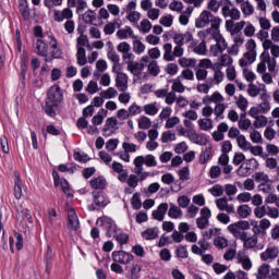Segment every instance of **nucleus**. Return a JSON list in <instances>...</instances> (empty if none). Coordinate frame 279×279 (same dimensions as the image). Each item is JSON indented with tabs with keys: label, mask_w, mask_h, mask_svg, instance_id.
<instances>
[{
	"label": "nucleus",
	"mask_w": 279,
	"mask_h": 279,
	"mask_svg": "<svg viewBox=\"0 0 279 279\" xmlns=\"http://www.w3.org/2000/svg\"><path fill=\"white\" fill-rule=\"evenodd\" d=\"M171 88L173 93H184V90H186V87L182 83L181 76H178L177 78L172 80Z\"/></svg>",
	"instance_id": "nucleus-42"
},
{
	"label": "nucleus",
	"mask_w": 279,
	"mask_h": 279,
	"mask_svg": "<svg viewBox=\"0 0 279 279\" xmlns=\"http://www.w3.org/2000/svg\"><path fill=\"white\" fill-rule=\"evenodd\" d=\"M198 128L203 132H210V130H213V128H215V125L213 123V119H210V118L199 119L198 120Z\"/></svg>",
	"instance_id": "nucleus-31"
},
{
	"label": "nucleus",
	"mask_w": 279,
	"mask_h": 279,
	"mask_svg": "<svg viewBox=\"0 0 279 279\" xmlns=\"http://www.w3.org/2000/svg\"><path fill=\"white\" fill-rule=\"evenodd\" d=\"M133 165H135V167H143L144 165H146V167H158V161H156L154 155L137 156Z\"/></svg>",
	"instance_id": "nucleus-10"
},
{
	"label": "nucleus",
	"mask_w": 279,
	"mask_h": 279,
	"mask_svg": "<svg viewBox=\"0 0 279 279\" xmlns=\"http://www.w3.org/2000/svg\"><path fill=\"white\" fill-rule=\"evenodd\" d=\"M113 239H116V241H117V243H119V245H128V243L130 241V235H128V233H123L120 230Z\"/></svg>",
	"instance_id": "nucleus-58"
},
{
	"label": "nucleus",
	"mask_w": 279,
	"mask_h": 279,
	"mask_svg": "<svg viewBox=\"0 0 279 279\" xmlns=\"http://www.w3.org/2000/svg\"><path fill=\"white\" fill-rule=\"evenodd\" d=\"M216 206L219 210H226L229 215L235 213L234 206L232 204H228V198L226 197L216 199Z\"/></svg>",
	"instance_id": "nucleus-22"
},
{
	"label": "nucleus",
	"mask_w": 279,
	"mask_h": 279,
	"mask_svg": "<svg viewBox=\"0 0 279 279\" xmlns=\"http://www.w3.org/2000/svg\"><path fill=\"white\" fill-rule=\"evenodd\" d=\"M119 125V120L114 117H110L106 120V123L102 129L104 136H112L117 132Z\"/></svg>",
	"instance_id": "nucleus-12"
},
{
	"label": "nucleus",
	"mask_w": 279,
	"mask_h": 279,
	"mask_svg": "<svg viewBox=\"0 0 279 279\" xmlns=\"http://www.w3.org/2000/svg\"><path fill=\"white\" fill-rule=\"evenodd\" d=\"M244 47L246 52L243 54L241 59H239L238 62L241 69H243L244 66H250V64H254V62H256V58H258V51L256 50L258 45L256 44L255 39H247Z\"/></svg>",
	"instance_id": "nucleus-2"
},
{
	"label": "nucleus",
	"mask_w": 279,
	"mask_h": 279,
	"mask_svg": "<svg viewBox=\"0 0 279 279\" xmlns=\"http://www.w3.org/2000/svg\"><path fill=\"white\" fill-rule=\"evenodd\" d=\"M181 122L182 120L180 119V117L178 116L170 117L166 121V129L173 130V128H175V125H180Z\"/></svg>",
	"instance_id": "nucleus-56"
},
{
	"label": "nucleus",
	"mask_w": 279,
	"mask_h": 279,
	"mask_svg": "<svg viewBox=\"0 0 279 279\" xmlns=\"http://www.w3.org/2000/svg\"><path fill=\"white\" fill-rule=\"evenodd\" d=\"M179 180L182 182H186L187 180H191V169L189 166L183 167L178 170Z\"/></svg>",
	"instance_id": "nucleus-53"
},
{
	"label": "nucleus",
	"mask_w": 279,
	"mask_h": 279,
	"mask_svg": "<svg viewBox=\"0 0 279 279\" xmlns=\"http://www.w3.org/2000/svg\"><path fill=\"white\" fill-rule=\"evenodd\" d=\"M222 8H221V14L223 19L230 17V14H232V1L230 0H222Z\"/></svg>",
	"instance_id": "nucleus-43"
},
{
	"label": "nucleus",
	"mask_w": 279,
	"mask_h": 279,
	"mask_svg": "<svg viewBox=\"0 0 279 279\" xmlns=\"http://www.w3.org/2000/svg\"><path fill=\"white\" fill-rule=\"evenodd\" d=\"M175 141V133L173 131H166L161 134V143H171Z\"/></svg>",
	"instance_id": "nucleus-64"
},
{
	"label": "nucleus",
	"mask_w": 279,
	"mask_h": 279,
	"mask_svg": "<svg viewBox=\"0 0 279 279\" xmlns=\"http://www.w3.org/2000/svg\"><path fill=\"white\" fill-rule=\"evenodd\" d=\"M221 23H223V20L208 10H203L198 17L195 20V27L197 29H204V27L216 29V32L220 31Z\"/></svg>",
	"instance_id": "nucleus-1"
},
{
	"label": "nucleus",
	"mask_w": 279,
	"mask_h": 279,
	"mask_svg": "<svg viewBox=\"0 0 279 279\" xmlns=\"http://www.w3.org/2000/svg\"><path fill=\"white\" fill-rule=\"evenodd\" d=\"M259 58L262 61L257 64L256 71L263 75L267 73V58H269V52H262Z\"/></svg>",
	"instance_id": "nucleus-27"
},
{
	"label": "nucleus",
	"mask_w": 279,
	"mask_h": 279,
	"mask_svg": "<svg viewBox=\"0 0 279 279\" xmlns=\"http://www.w3.org/2000/svg\"><path fill=\"white\" fill-rule=\"evenodd\" d=\"M227 230L234 239L242 240L246 230H250V221L247 220H239L227 227Z\"/></svg>",
	"instance_id": "nucleus-4"
},
{
	"label": "nucleus",
	"mask_w": 279,
	"mask_h": 279,
	"mask_svg": "<svg viewBox=\"0 0 279 279\" xmlns=\"http://www.w3.org/2000/svg\"><path fill=\"white\" fill-rule=\"evenodd\" d=\"M106 184H107V181H106V178L104 177H97L90 181L92 189H96V190L106 189Z\"/></svg>",
	"instance_id": "nucleus-39"
},
{
	"label": "nucleus",
	"mask_w": 279,
	"mask_h": 279,
	"mask_svg": "<svg viewBox=\"0 0 279 279\" xmlns=\"http://www.w3.org/2000/svg\"><path fill=\"white\" fill-rule=\"evenodd\" d=\"M126 71H130L132 75L138 77V75L143 73V66L141 65V63L133 61V63L126 65Z\"/></svg>",
	"instance_id": "nucleus-35"
},
{
	"label": "nucleus",
	"mask_w": 279,
	"mask_h": 279,
	"mask_svg": "<svg viewBox=\"0 0 279 279\" xmlns=\"http://www.w3.org/2000/svg\"><path fill=\"white\" fill-rule=\"evenodd\" d=\"M94 203L96 206H108V201L101 193H94Z\"/></svg>",
	"instance_id": "nucleus-61"
},
{
	"label": "nucleus",
	"mask_w": 279,
	"mask_h": 279,
	"mask_svg": "<svg viewBox=\"0 0 279 279\" xmlns=\"http://www.w3.org/2000/svg\"><path fill=\"white\" fill-rule=\"evenodd\" d=\"M47 43L50 47V56L51 58H54L56 60H60L62 56H64V52L62 51V48H60V44L58 43V39L56 37L49 35Z\"/></svg>",
	"instance_id": "nucleus-9"
},
{
	"label": "nucleus",
	"mask_w": 279,
	"mask_h": 279,
	"mask_svg": "<svg viewBox=\"0 0 279 279\" xmlns=\"http://www.w3.org/2000/svg\"><path fill=\"white\" fill-rule=\"evenodd\" d=\"M270 269L271 266H269V264L260 265L255 274L256 279H267L269 277Z\"/></svg>",
	"instance_id": "nucleus-28"
},
{
	"label": "nucleus",
	"mask_w": 279,
	"mask_h": 279,
	"mask_svg": "<svg viewBox=\"0 0 279 279\" xmlns=\"http://www.w3.org/2000/svg\"><path fill=\"white\" fill-rule=\"evenodd\" d=\"M35 53L40 56L41 58H46V62H50L49 59V45L45 43L43 39H37L35 44Z\"/></svg>",
	"instance_id": "nucleus-13"
},
{
	"label": "nucleus",
	"mask_w": 279,
	"mask_h": 279,
	"mask_svg": "<svg viewBox=\"0 0 279 279\" xmlns=\"http://www.w3.org/2000/svg\"><path fill=\"white\" fill-rule=\"evenodd\" d=\"M236 263H239V265H242V269H244V271H250V269H252L253 267L252 258H250V255H247L245 248L238 252Z\"/></svg>",
	"instance_id": "nucleus-11"
},
{
	"label": "nucleus",
	"mask_w": 279,
	"mask_h": 279,
	"mask_svg": "<svg viewBox=\"0 0 279 279\" xmlns=\"http://www.w3.org/2000/svg\"><path fill=\"white\" fill-rule=\"evenodd\" d=\"M226 104L220 102L219 105H215L214 107V114L216 117V121H219V119H223V113L226 112Z\"/></svg>",
	"instance_id": "nucleus-50"
},
{
	"label": "nucleus",
	"mask_w": 279,
	"mask_h": 279,
	"mask_svg": "<svg viewBox=\"0 0 279 279\" xmlns=\"http://www.w3.org/2000/svg\"><path fill=\"white\" fill-rule=\"evenodd\" d=\"M250 141L257 145H263V134L258 130L254 129L250 133Z\"/></svg>",
	"instance_id": "nucleus-54"
},
{
	"label": "nucleus",
	"mask_w": 279,
	"mask_h": 279,
	"mask_svg": "<svg viewBox=\"0 0 279 279\" xmlns=\"http://www.w3.org/2000/svg\"><path fill=\"white\" fill-rule=\"evenodd\" d=\"M147 71L149 75H153V77H157V75L160 74V66L158 65V61H150L147 65Z\"/></svg>",
	"instance_id": "nucleus-49"
},
{
	"label": "nucleus",
	"mask_w": 279,
	"mask_h": 279,
	"mask_svg": "<svg viewBox=\"0 0 279 279\" xmlns=\"http://www.w3.org/2000/svg\"><path fill=\"white\" fill-rule=\"evenodd\" d=\"M279 255V250L278 246H268L262 254H260V258L264 262L267 260H276V258Z\"/></svg>",
	"instance_id": "nucleus-18"
},
{
	"label": "nucleus",
	"mask_w": 279,
	"mask_h": 279,
	"mask_svg": "<svg viewBox=\"0 0 279 279\" xmlns=\"http://www.w3.org/2000/svg\"><path fill=\"white\" fill-rule=\"evenodd\" d=\"M213 160V147L205 148L199 155V162L202 165H208Z\"/></svg>",
	"instance_id": "nucleus-34"
},
{
	"label": "nucleus",
	"mask_w": 279,
	"mask_h": 279,
	"mask_svg": "<svg viewBox=\"0 0 279 279\" xmlns=\"http://www.w3.org/2000/svg\"><path fill=\"white\" fill-rule=\"evenodd\" d=\"M167 210H169V204L161 203L157 209L153 211V218L157 221H165V217L167 215Z\"/></svg>",
	"instance_id": "nucleus-21"
},
{
	"label": "nucleus",
	"mask_w": 279,
	"mask_h": 279,
	"mask_svg": "<svg viewBox=\"0 0 279 279\" xmlns=\"http://www.w3.org/2000/svg\"><path fill=\"white\" fill-rule=\"evenodd\" d=\"M143 110L145 114H148L149 117H156V113L158 112V102H150L143 107Z\"/></svg>",
	"instance_id": "nucleus-40"
},
{
	"label": "nucleus",
	"mask_w": 279,
	"mask_h": 279,
	"mask_svg": "<svg viewBox=\"0 0 279 279\" xmlns=\"http://www.w3.org/2000/svg\"><path fill=\"white\" fill-rule=\"evenodd\" d=\"M210 217H213V211L210 208L203 207L201 209V217L196 219V226L199 230H206L210 223Z\"/></svg>",
	"instance_id": "nucleus-6"
},
{
	"label": "nucleus",
	"mask_w": 279,
	"mask_h": 279,
	"mask_svg": "<svg viewBox=\"0 0 279 279\" xmlns=\"http://www.w3.org/2000/svg\"><path fill=\"white\" fill-rule=\"evenodd\" d=\"M192 40H193V33L191 32H185L184 34L175 33L173 35V41L181 47H184L185 43L191 44Z\"/></svg>",
	"instance_id": "nucleus-16"
},
{
	"label": "nucleus",
	"mask_w": 279,
	"mask_h": 279,
	"mask_svg": "<svg viewBox=\"0 0 279 279\" xmlns=\"http://www.w3.org/2000/svg\"><path fill=\"white\" fill-rule=\"evenodd\" d=\"M83 21H85V23H89L90 25H95V22L97 21V13L93 10H87L83 14Z\"/></svg>",
	"instance_id": "nucleus-52"
},
{
	"label": "nucleus",
	"mask_w": 279,
	"mask_h": 279,
	"mask_svg": "<svg viewBox=\"0 0 279 279\" xmlns=\"http://www.w3.org/2000/svg\"><path fill=\"white\" fill-rule=\"evenodd\" d=\"M137 125L140 130H149V128H151V119L146 116H141L137 119Z\"/></svg>",
	"instance_id": "nucleus-44"
},
{
	"label": "nucleus",
	"mask_w": 279,
	"mask_h": 279,
	"mask_svg": "<svg viewBox=\"0 0 279 279\" xmlns=\"http://www.w3.org/2000/svg\"><path fill=\"white\" fill-rule=\"evenodd\" d=\"M116 88L120 90V93H125L129 88V77L128 74H119L116 75Z\"/></svg>",
	"instance_id": "nucleus-20"
},
{
	"label": "nucleus",
	"mask_w": 279,
	"mask_h": 279,
	"mask_svg": "<svg viewBox=\"0 0 279 279\" xmlns=\"http://www.w3.org/2000/svg\"><path fill=\"white\" fill-rule=\"evenodd\" d=\"M68 226L70 230H80V218L75 213V209L68 210Z\"/></svg>",
	"instance_id": "nucleus-19"
},
{
	"label": "nucleus",
	"mask_w": 279,
	"mask_h": 279,
	"mask_svg": "<svg viewBox=\"0 0 279 279\" xmlns=\"http://www.w3.org/2000/svg\"><path fill=\"white\" fill-rule=\"evenodd\" d=\"M240 241H242L244 250H254L258 246V235L247 236V232L244 233Z\"/></svg>",
	"instance_id": "nucleus-15"
},
{
	"label": "nucleus",
	"mask_w": 279,
	"mask_h": 279,
	"mask_svg": "<svg viewBox=\"0 0 279 279\" xmlns=\"http://www.w3.org/2000/svg\"><path fill=\"white\" fill-rule=\"evenodd\" d=\"M88 62V59L86 58V49L80 48L76 51V63L78 66H84Z\"/></svg>",
	"instance_id": "nucleus-47"
},
{
	"label": "nucleus",
	"mask_w": 279,
	"mask_h": 279,
	"mask_svg": "<svg viewBox=\"0 0 279 279\" xmlns=\"http://www.w3.org/2000/svg\"><path fill=\"white\" fill-rule=\"evenodd\" d=\"M187 138L195 145H206L207 141L206 137L203 134L197 133V131H189Z\"/></svg>",
	"instance_id": "nucleus-24"
},
{
	"label": "nucleus",
	"mask_w": 279,
	"mask_h": 279,
	"mask_svg": "<svg viewBox=\"0 0 279 279\" xmlns=\"http://www.w3.org/2000/svg\"><path fill=\"white\" fill-rule=\"evenodd\" d=\"M97 226H101L107 231L108 236H116L121 229L117 228V223H114V220L108 217L98 218L96 221Z\"/></svg>",
	"instance_id": "nucleus-5"
},
{
	"label": "nucleus",
	"mask_w": 279,
	"mask_h": 279,
	"mask_svg": "<svg viewBox=\"0 0 279 279\" xmlns=\"http://www.w3.org/2000/svg\"><path fill=\"white\" fill-rule=\"evenodd\" d=\"M117 95H119V92L114 87H109L100 93V97H102V99H114Z\"/></svg>",
	"instance_id": "nucleus-55"
},
{
	"label": "nucleus",
	"mask_w": 279,
	"mask_h": 279,
	"mask_svg": "<svg viewBox=\"0 0 279 279\" xmlns=\"http://www.w3.org/2000/svg\"><path fill=\"white\" fill-rule=\"evenodd\" d=\"M113 263H119V265H130L134 260V255L125 251H114L111 254Z\"/></svg>",
	"instance_id": "nucleus-7"
},
{
	"label": "nucleus",
	"mask_w": 279,
	"mask_h": 279,
	"mask_svg": "<svg viewBox=\"0 0 279 279\" xmlns=\"http://www.w3.org/2000/svg\"><path fill=\"white\" fill-rule=\"evenodd\" d=\"M116 36H118L120 40H128V38H131L133 40V38H136L134 29H132V27L130 26H124L123 28H120L117 32Z\"/></svg>",
	"instance_id": "nucleus-23"
},
{
	"label": "nucleus",
	"mask_w": 279,
	"mask_h": 279,
	"mask_svg": "<svg viewBox=\"0 0 279 279\" xmlns=\"http://www.w3.org/2000/svg\"><path fill=\"white\" fill-rule=\"evenodd\" d=\"M235 105L239 110H241V112H246L247 107L250 106V101L247 100V98H245V96L240 95L235 100Z\"/></svg>",
	"instance_id": "nucleus-48"
},
{
	"label": "nucleus",
	"mask_w": 279,
	"mask_h": 279,
	"mask_svg": "<svg viewBox=\"0 0 279 279\" xmlns=\"http://www.w3.org/2000/svg\"><path fill=\"white\" fill-rule=\"evenodd\" d=\"M151 27H153L151 22L147 19H143L140 22V25H137V29L142 34H149V32H151Z\"/></svg>",
	"instance_id": "nucleus-41"
},
{
	"label": "nucleus",
	"mask_w": 279,
	"mask_h": 279,
	"mask_svg": "<svg viewBox=\"0 0 279 279\" xmlns=\"http://www.w3.org/2000/svg\"><path fill=\"white\" fill-rule=\"evenodd\" d=\"M254 119L253 125L255 130H263V128L269 125V119L264 114L257 116V118Z\"/></svg>",
	"instance_id": "nucleus-30"
},
{
	"label": "nucleus",
	"mask_w": 279,
	"mask_h": 279,
	"mask_svg": "<svg viewBox=\"0 0 279 279\" xmlns=\"http://www.w3.org/2000/svg\"><path fill=\"white\" fill-rule=\"evenodd\" d=\"M47 101L50 106H58L62 101V88L53 85L48 89Z\"/></svg>",
	"instance_id": "nucleus-8"
},
{
	"label": "nucleus",
	"mask_w": 279,
	"mask_h": 279,
	"mask_svg": "<svg viewBox=\"0 0 279 279\" xmlns=\"http://www.w3.org/2000/svg\"><path fill=\"white\" fill-rule=\"evenodd\" d=\"M159 23L163 27H171V25H173V15L171 14L162 15L159 20Z\"/></svg>",
	"instance_id": "nucleus-63"
},
{
	"label": "nucleus",
	"mask_w": 279,
	"mask_h": 279,
	"mask_svg": "<svg viewBox=\"0 0 279 279\" xmlns=\"http://www.w3.org/2000/svg\"><path fill=\"white\" fill-rule=\"evenodd\" d=\"M163 60L166 62H173V45L171 43H167L163 45Z\"/></svg>",
	"instance_id": "nucleus-36"
},
{
	"label": "nucleus",
	"mask_w": 279,
	"mask_h": 279,
	"mask_svg": "<svg viewBox=\"0 0 279 279\" xmlns=\"http://www.w3.org/2000/svg\"><path fill=\"white\" fill-rule=\"evenodd\" d=\"M106 117H108V110L107 109H99L97 114L93 117L92 119V123L93 125L97 126V125H101V123H104V119H106Z\"/></svg>",
	"instance_id": "nucleus-29"
},
{
	"label": "nucleus",
	"mask_w": 279,
	"mask_h": 279,
	"mask_svg": "<svg viewBox=\"0 0 279 279\" xmlns=\"http://www.w3.org/2000/svg\"><path fill=\"white\" fill-rule=\"evenodd\" d=\"M223 191L225 189L222 185L215 184L208 190V193H210V195H213L214 197H221V195H223Z\"/></svg>",
	"instance_id": "nucleus-60"
},
{
	"label": "nucleus",
	"mask_w": 279,
	"mask_h": 279,
	"mask_svg": "<svg viewBox=\"0 0 279 279\" xmlns=\"http://www.w3.org/2000/svg\"><path fill=\"white\" fill-rule=\"evenodd\" d=\"M236 143H238V147H240L242 149V151H250V146L252 145V143H250V141H247L245 135L242 134V135L238 136Z\"/></svg>",
	"instance_id": "nucleus-46"
},
{
	"label": "nucleus",
	"mask_w": 279,
	"mask_h": 279,
	"mask_svg": "<svg viewBox=\"0 0 279 279\" xmlns=\"http://www.w3.org/2000/svg\"><path fill=\"white\" fill-rule=\"evenodd\" d=\"M240 9H241L243 16H245V17L252 16L254 14V4H252V2H250V0H246L245 2L240 4Z\"/></svg>",
	"instance_id": "nucleus-33"
},
{
	"label": "nucleus",
	"mask_w": 279,
	"mask_h": 279,
	"mask_svg": "<svg viewBox=\"0 0 279 279\" xmlns=\"http://www.w3.org/2000/svg\"><path fill=\"white\" fill-rule=\"evenodd\" d=\"M13 193L15 199H21V197H23V183L21 182V177L19 175H15Z\"/></svg>",
	"instance_id": "nucleus-32"
},
{
	"label": "nucleus",
	"mask_w": 279,
	"mask_h": 279,
	"mask_svg": "<svg viewBox=\"0 0 279 279\" xmlns=\"http://www.w3.org/2000/svg\"><path fill=\"white\" fill-rule=\"evenodd\" d=\"M190 49H193L194 53H197V56H206L208 53V46L206 45V40H203L197 45V41L193 39L190 44Z\"/></svg>",
	"instance_id": "nucleus-17"
},
{
	"label": "nucleus",
	"mask_w": 279,
	"mask_h": 279,
	"mask_svg": "<svg viewBox=\"0 0 279 279\" xmlns=\"http://www.w3.org/2000/svg\"><path fill=\"white\" fill-rule=\"evenodd\" d=\"M219 62L221 64V66H232V63L234 62V60L232 59V57L228 53L221 54Z\"/></svg>",
	"instance_id": "nucleus-62"
},
{
	"label": "nucleus",
	"mask_w": 279,
	"mask_h": 279,
	"mask_svg": "<svg viewBox=\"0 0 279 279\" xmlns=\"http://www.w3.org/2000/svg\"><path fill=\"white\" fill-rule=\"evenodd\" d=\"M133 43V51L134 53H136V56H143V52L145 51V49H147V47L145 46V44H143V41L141 40V37H138L137 35L132 39Z\"/></svg>",
	"instance_id": "nucleus-26"
},
{
	"label": "nucleus",
	"mask_w": 279,
	"mask_h": 279,
	"mask_svg": "<svg viewBox=\"0 0 279 279\" xmlns=\"http://www.w3.org/2000/svg\"><path fill=\"white\" fill-rule=\"evenodd\" d=\"M20 12L25 21L29 19V7H27V0L20 1Z\"/></svg>",
	"instance_id": "nucleus-59"
},
{
	"label": "nucleus",
	"mask_w": 279,
	"mask_h": 279,
	"mask_svg": "<svg viewBox=\"0 0 279 279\" xmlns=\"http://www.w3.org/2000/svg\"><path fill=\"white\" fill-rule=\"evenodd\" d=\"M182 215L183 211L178 207V205L170 204V208L168 210V217H170V219H180Z\"/></svg>",
	"instance_id": "nucleus-38"
},
{
	"label": "nucleus",
	"mask_w": 279,
	"mask_h": 279,
	"mask_svg": "<svg viewBox=\"0 0 279 279\" xmlns=\"http://www.w3.org/2000/svg\"><path fill=\"white\" fill-rule=\"evenodd\" d=\"M135 174L137 175V180L140 182H145V180L148 179L149 175H151L150 172H147V171L143 170V166L135 167Z\"/></svg>",
	"instance_id": "nucleus-57"
},
{
	"label": "nucleus",
	"mask_w": 279,
	"mask_h": 279,
	"mask_svg": "<svg viewBox=\"0 0 279 279\" xmlns=\"http://www.w3.org/2000/svg\"><path fill=\"white\" fill-rule=\"evenodd\" d=\"M238 215L241 219H247V217L252 216V207L250 205H240L238 207Z\"/></svg>",
	"instance_id": "nucleus-45"
},
{
	"label": "nucleus",
	"mask_w": 279,
	"mask_h": 279,
	"mask_svg": "<svg viewBox=\"0 0 279 279\" xmlns=\"http://www.w3.org/2000/svg\"><path fill=\"white\" fill-rule=\"evenodd\" d=\"M53 21L57 23H62L63 21H69V19H73V10L70 8H65L63 10H53Z\"/></svg>",
	"instance_id": "nucleus-14"
},
{
	"label": "nucleus",
	"mask_w": 279,
	"mask_h": 279,
	"mask_svg": "<svg viewBox=\"0 0 279 279\" xmlns=\"http://www.w3.org/2000/svg\"><path fill=\"white\" fill-rule=\"evenodd\" d=\"M214 245L218 250H226V247H228V239H226L225 236H221L220 234H218L214 239Z\"/></svg>",
	"instance_id": "nucleus-51"
},
{
	"label": "nucleus",
	"mask_w": 279,
	"mask_h": 279,
	"mask_svg": "<svg viewBox=\"0 0 279 279\" xmlns=\"http://www.w3.org/2000/svg\"><path fill=\"white\" fill-rule=\"evenodd\" d=\"M213 40H215L216 44L210 46L209 53L213 58H219L221 53L228 49V41H226V38L221 35V29L214 33Z\"/></svg>",
	"instance_id": "nucleus-3"
},
{
	"label": "nucleus",
	"mask_w": 279,
	"mask_h": 279,
	"mask_svg": "<svg viewBox=\"0 0 279 279\" xmlns=\"http://www.w3.org/2000/svg\"><path fill=\"white\" fill-rule=\"evenodd\" d=\"M159 232L158 227L148 228L142 232V239L145 241H154V239H158Z\"/></svg>",
	"instance_id": "nucleus-25"
},
{
	"label": "nucleus",
	"mask_w": 279,
	"mask_h": 279,
	"mask_svg": "<svg viewBox=\"0 0 279 279\" xmlns=\"http://www.w3.org/2000/svg\"><path fill=\"white\" fill-rule=\"evenodd\" d=\"M178 63L182 66V69H191L197 64V59L182 57L178 60Z\"/></svg>",
	"instance_id": "nucleus-37"
}]
</instances>
